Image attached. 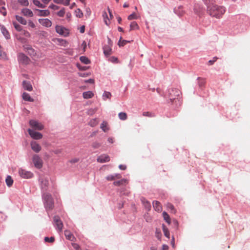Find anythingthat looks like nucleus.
Listing matches in <instances>:
<instances>
[{
    "label": "nucleus",
    "mask_w": 250,
    "mask_h": 250,
    "mask_svg": "<svg viewBox=\"0 0 250 250\" xmlns=\"http://www.w3.org/2000/svg\"><path fill=\"white\" fill-rule=\"evenodd\" d=\"M208 12L212 17L220 19L226 12V9L223 6L211 4L208 6Z\"/></svg>",
    "instance_id": "1"
},
{
    "label": "nucleus",
    "mask_w": 250,
    "mask_h": 250,
    "mask_svg": "<svg viewBox=\"0 0 250 250\" xmlns=\"http://www.w3.org/2000/svg\"><path fill=\"white\" fill-rule=\"evenodd\" d=\"M42 198L46 210H52L54 208V201L52 196L47 193H43Z\"/></svg>",
    "instance_id": "2"
},
{
    "label": "nucleus",
    "mask_w": 250,
    "mask_h": 250,
    "mask_svg": "<svg viewBox=\"0 0 250 250\" xmlns=\"http://www.w3.org/2000/svg\"><path fill=\"white\" fill-rule=\"evenodd\" d=\"M39 181L42 191H46L49 186L48 178L44 175H41Z\"/></svg>",
    "instance_id": "3"
},
{
    "label": "nucleus",
    "mask_w": 250,
    "mask_h": 250,
    "mask_svg": "<svg viewBox=\"0 0 250 250\" xmlns=\"http://www.w3.org/2000/svg\"><path fill=\"white\" fill-rule=\"evenodd\" d=\"M32 161L35 167L41 169L43 166V161L38 155L35 154L32 157Z\"/></svg>",
    "instance_id": "4"
},
{
    "label": "nucleus",
    "mask_w": 250,
    "mask_h": 250,
    "mask_svg": "<svg viewBox=\"0 0 250 250\" xmlns=\"http://www.w3.org/2000/svg\"><path fill=\"white\" fill-rule=\"evenodd\" d=\"M19 174L22 178L29 179L33 177L34 174L32 172L29 171H27L25 169L20 168L19 169Z\"/></svg>",
    "instance_id": "5"
},
{
    "label": "nucleus",
    "mask_w": 250,
    "mask_h": 250,
    "mask_svg": "<svg viewBox=\"0 0 250 250\" xmlns=\"http://www.w3.org/2000/svg\"><path fill=\"white\" fill-rule=\"evenodd\" d=\"M18 59L19 63L22 65H27L30 62V59L23 53H20Z\"/></svg>",
    "instance_id": "6"
},
{
    "label": "nucleus",
    "mask_w": 250,
    "mask_h": 250,
    "mask_svg": "<svg viewBox=\"0 0 250 250\" xmlns=\"http://www.w3.org/2000/svg\"><path fill=\"white\" fill-rule=\"evenodd\" d=\"M29 125L35 130H42L44 128V126L41 123L34 120L29 121Z\"/></svg>",
    "instance_id": "7"
},
{
    "label": "nucleus",
    "mask_w": 250,
    "mask_h": 250,
    "mask_svg": "<svg viewBox=\"0 0 250 250\" xmlns=\"http://www.w3.org/2000/svg\"><path fill=\"white\" fill-rule=\"evenodd\" d=\"M181 93L180 91L177 88H172L169 91V99L171 102H173L174 99L177 97H179Z\"/></svg>",
    "instance_id": "8"
},
{
    "label": "nucleus",
    "mask_w": 250,
    "mask_h": 250,
    "mask_svg": "<svg viewBox=\"0 0 250 250\" xmlns=\"http://www.w3.org/2000/svg\"><path fill=\"white\" fill-rule=\"evenodd\" d=\"M55 29L57 33L61 35L67 36L69 34L68 30L63 26L57 25Z\"/></svg>",
    "instance_id": "9"
},
{
    "label": "nucleus",
    "mask_w": 250,
    "mask_h": 250,
    "mask_svg": "<svg viewBox=\"0 0 250 250\" xmlns=\"http://www.w3.org/2000/svg\"><path fill=\"white\" fill-rule=\"evenodd\" d=\"M54 222L56 229L61 231L63 228V224L58 216L54 217Z\"/></svg>",
    "instance_id": "10"
},
{
    "label": "nucleus",
    "mask_w": 250,
    "mask_h": 250,
    "mask_svg": "<svg viewBox=\"0 0 250 250\" xmlns=\"http://www.w3.org/2000/svg\"><path fill=\"white\" fill-rule=\"evenodd\" d=\"M28 132L30 136L34 139L39 140L42 138V135L40 132H36L31 129H28Z\"/></svg>",
    "instance_id": "11"
},
{
    "label": "nucleus",
    "mask_w": 250,
    "mask_h": 250,
    "mask_svg": "<svg viewBox=\"0 0 250 250\" xmlns=\"http://www.w3.org/2000/svg\"><path fill=\"white\" fill-rule=\"evenodd\" d=\"M39 22L42 25L46 27H51L52 24L51 21L48 19H40Z\"/></svg>",
    "instance_id": "12"
},
{
    "label": "nucleus",
    "mask_w": 250,
    "mask_h": 250,
    "mask_svg": "<svg viewBox=\"0 0 250 250\" xmlns=\"http://www.w3.org/2000/svg\"><path fill=\"white\" fill-rule=\"evenodd\" d=\"M30 146L32 149L36 153H38L41 150V146L35 141H32L30 143Z\"/></svg>",
    "instance_id": "13"
},
{
    "label": "nucleus",
    "mask_w": 250,
    "mask_h": 250,
    "mask_svg": "<svg viewBox=\"0 0 250 250\" xmlns=\"http://www.w3.org/2000/svg\"><path fill=\"white\" fill-rule=\"evenodd\" d=\"M24 50L31 56H34L36 54L34 49L31 46L28 45L24 46Z\"/></svg>",
    "instance_id": "14"
},
{
    "label": "nucleus",
    "mask_w": 250,
    "mask_h": 250,
    "mask_svg": "<svg viewBox=\"0 0 250 250\" xmlns=\"http://www.w3.org/2000/svg\"><path fill=\"white\" fill-rule=\"evenodd\" d=\"M109 156L106 154L102 155L97 158V161L101 163L109 162Z\"/></svg>",
    "instance_id": "15"
},
{
    "label": "nucleus",
    "mask_w": 250,
    "mask_h": 250,
    "mask_svg": "<svg viewBox=\"0 0 250 250\" xmlns=\"http://www.w3.org/2000/svg\"><path fill=\"white\" fill-rule=\"evenodd\" d=\"M21 12L24 16L27 17H32L33 16V12L28 8H23Z\"/></svg>",
    "instance_id": "16"
},
{
    "label": "nucleus",
    "mask_w": 250,
    "mask_h": 250,
    "mask_svg": "<svg viewBox=\"0 0 250 250\" xmlns=\"http://www.w3.org/2000/svg\"><path fill=\"white\" fill-rule=\"evenodd\" d=\"M64 235L67 239L71 241H74L76 240L74 235L69 230L64 231Z\"/></svg>",
    "instance_id": "17"
},
{
    "label": "nucleus",
    "mask_w": 250,
    "mask_h": 250,
    "mask_svg": "<svg viewBox=\"0 0 250 250\" xmlns=\"http://www.w3.org/2000/svg\"><path fill=\"white\" fill-rule=\"evenodd\" d=\"M38 12L37 15L38 16H47L50 15V12L48 10H39L36 9Z\"/></svg>",
    "instance_id": "18"
},
{
    "label": "nucleus",
    "mask_w": 250,
    "mask_h": 250,
    "mask_svg": "<svg viewBox=\"0 0 250 250\" xmlns=\"http://www.w3.org/2000/svg\"><path fill=\"white\" fill-rule=\"evenodd\" d=\"M153 206L154 209L160 212L162 210V206L159 201H155L153 202Z\"/></svg>",
    "instance_id": "19"
},
{
    "label": "nucleus",
    "mask_w": 250,
    "mask_h": 250,
    "mask_svg": "<svg viewBox=\"0 0 250 250\" xmlns=\"http://www.w3.org/2000/svg\"><path fill=\"white\" fill-rule=\"evenodd\" d=\"M22 85L25 90H28L29 91L32 90V86L30 82L24 81L22 82Z\"/></svg>",
    "instance_id": "20"
},
{
    "label": "nucleus",
    "mask_w": 250,
    "mask_h": 250,
    "mask_svg": "<svg viewBox=\"0 0 250 250\" xmlns=\"http://www.w3.org/2000/svg\"><path fill=\"white\" fill-rule=\"evenodd\" d=\"M142 202L146 209L149 211L151 209V204L150 202L144 198L142 199Z\"/></svg>",
    "instance_id": "21"
},
{
    "label": "nucleus",
    "mask_w": 250,
    "mask_h": 250,
    "mask_svg": "<svg viewBox=\"0 0 250 250\" xmlns=\"http://www.w3.org/2000/svg\"><path fill=\"white\" fill-rule=\"evenodd\" d=\"M22 98L24 100L29 102H33L34 101V99L32 98L30 95L26 92H24L22 94Z\"/></svg>",
    "instance_id": "22"
},
{
    "label": "nucleus",
    "mask_w": 250,
    "mask_h": 250,
    "mask_svg": "<svg viewBox=\"0 0 250 250\" xmlns=\"http://www.w3.org/2000/svg\"><path fill=\"white\" fill-rule=\"evenodd\" d=\"M83 95L84 99H89L92 98L94 96V94L92 91H88L83 92Z\"/></svg>",
    "instance_id": "23"
},
{
    "label": "nucleus",
    "mask_w": 250,
    "mask_h": 250,
    "mask_svg": "<svg viewBox=\"0 0 250 250\" xmlns=\"http://www.w3.org/2000/svg\"><path fill=\"white\" fill-rule=\"evenodd\" d=\"M16 19L21 24L26 25L27 24L26 20L23 17L16 15L15 16Z\"/></svg>",
    "instance_id": "24"
},
{
    "label": "nucleus",
    "mask_w": 250,
    "mask_h": 250,
    "mask_svg": "<svg viewBox=\"0 0 250 250\" xmlns=\"http://www.w3.org/2000/svg\"><path fill=\"white\" fill-rule=\"evenodd\" d=\"M1 31L6 39H9L10 38L8 31L3 26L1 27Z\"/></svg>",
    "instance_id": "25"
},
{
    "label": "nucleus",
    "mask_w": 250,
    "mask_h": 250,
    "mask_svg": "<svg viewBox=\"0 0 250 250\" xmlns=\"http://www.w3.org/2000/svg\"><path fill=\"white\" fill-rule=\"evenodd\" d=\"M5 182L8 187H10L12 186L13 184V180L12 179L11 176L8 175L6 177Z\"/></svg>",
    "instance_id": "26"
},
{
    "label": "nucleus",
    "mask_w": 250,
    "mask_h": 250,
    "mask_svg": "<svg viewBox=\"0 0 250 250\" xmlns=\"http://www.w3.org/2000/svg\"><path fill=\"white\" fill-rule=\"evenodd\" d=\"M121 175L119 174H115L114 175H108L106 177V179L108 181H113L115 179H119L121 178Z\"/></svg>",
    "instance_id": "27"
},
{
    "label": "nucleus",
    "mask_w": 250,
    "mask_h": 250,
    "mask_svg": "<svg viewBox=\"0 0 250 250\" xmlns=\"http://www.w3.org/2000/svg\"><path fill=\"white\" fill-rule=\"evenodd\" d=\"M127 183V181L126 179H123L118 181L114 182V185L116 186H119L122 185H125Z\"/></svg>",
    "instance_id": "28"
},
{
    "label": "nucleus",
    "mask_w": 250,
    "mask_h": 250,
    "mask_svg": "<svg viewBox=\"0 0 250 250\" xmlns=\"http://www.w3.org/2000/svg\"><path fill=\"white\" fill-rule=\"evenodd\" d=\"M99 123V120L95 118V119H91L88 125L91 126V127H94L97 125Z\"/></svg>",
    "instance_id": "29"
},
{
    "label": "nucleus",
    "mask_w": 250,
    "mask_h": 250,
    "mask_svg": "<svg viewBox=\"0 0 250 250\" xmlns=\"http://www.w3.org/2000/svg\"><path fill=\"white\" fill-rule=\"evenodd\" d=\"M111 48L108 46H104V53L105 55L108 56L111 54Z\"/></svg>",
    "instance_id": "30"
},
{
    "label": "nucleus",
    "mask_w": 250,
    "mask_h": 250,
    "mask_svg": "<svg viewBox=\"0 0 250 250\" xmlns=\"http://www.w3.org/2000/svg\"><path fill=\"white\" fill-rule=\"evenodd\" d=\"M139 27L136 21H132L130 24V30L139 29Z\"/></svg>",
    "instance_id": "31"
},
{
    "label": "nucleus",
    "mask_w": 250,
    "mask_h": 250,
    "mask_svg": "<svg viewBox=\"0 0 250 250\" xmlns=\"http://www.w3.org/2000/svg\"><path fill=\"white\" fill-rule=\"evenodd\" d=\"M162 227H163V230L164 235L167 238H170V233H169L168 229L164 225H163Z\"/></svg>",
    "instance_id": "32"
},
{
    "label": "nucleus",
    "mask_w": 250,
    "mask_h": 250,
    "mask_svg": "<svg viewBox=\"0 0 250 250\" xmlns=\"http://www.w3.org/2000/svg\"><path fill=\"white\" fill-rule=\"evenodd\" d=\"M163 216L164 220L168 224H170L171 221L169 215L165 211L163 212Z\"/></svg>",
    "instance_id": "33"
},
{
    "label": "nucleus",
    "mask_w": 250,
    "mask_h": 250,
    "mask_svg": "<svg viewBox=\"0 0 250 250\" xmlns=\"http://www.w3.org/2000/svg\"><path fill=\"white\" fill-rule=\"evenodd\" d=\"M122 38L121 37L120 40L118 42V44L119 46H124L127 43L129 42L130 41L123 40H122Z\"/></svg>",
    "instance_id": "34"
},
{
    "label": "nucleus",
    "mask_w": 250,
    "mask_h": 250,
    "mask_svg": "<svg viewBox=\"0 0 250 250\" xmlns=\"http://www.w3.org/2000/svg\"><path fill=\"white\" fill-rule=\"evenodd\" d=\"M118 116L119 119L121 120H125L127 118L126 113L123 112L119 113Z\"/></svg>",
    "instance_id": "35"
},
{
    "label": "nucleus",
    "mask_w": 250,
    "mask_h": 250,
    "mask_svg": "<svg viewBox=\"0 0 250 250\" xmlns=\"http://www.w3.org/2000/svg\"><path fill=\"white\" fill-rule=\"evenodd\" d=\"M101 128L104 132H106L109 129V128L107 127V124L105 122H103L101 124Z\"/></svg>",
    "instance_id": "36"
},
{
    "label": "nucleus",
    "mask_w": 250,
    "mask_h": 250,
    "mask_svg": "<svg viewBox=\"0 0 250 250\" xmlns=\"http://www.w3.org/2000/svg\"><path fill=\"white\" fill-rule=\"evenodd\" d=\"M166 206H167V208L169 209L172 213H176V210H175L174 207L173 206V205L168 203L167 204Z\"/></svg>",
    "instance_id": "37"
},
{
    "label": "nucleus",
    "mask_w": 250,
    "mask_h": 250,
    "mask_svg": "<svg viewBox=\"0 0 250 250\" xmlns=\"http://www.w3.org/2000/svg\"><path fill=\"white\" fill-rule=\"evenodd\" d=\"M75 15L78 18H81L83 17V13L81 11V10L79 8H78L75 10Z\"/></svg>",
    "instance_id": "38"
},
{
    "label": "nucleus",
    "mask_w": 250,
    "mask_h": 250,
    "mask_svg": "<svg viewBox=\"0 0 250 250\" xmlns=\"http://www.w3.org/2000/svg\"><path fill=\"white\" fill-rule=\"evenodd\" d=\"M80 61L81 62L84 64H89L90 63V60L85 56H82L80 57Z\"/></svg>",
    "instance_id": "39"
},
{
    "label": "nucleus",
    "mask_w": 250,
    "mask_h": 250,
    "mask_svg": "<svg viewBox=\"0 0 250 250\" xmlns=\"http://www.w3.org/2000/svg\"><path fill=\"white\" fill-rule=\"evenodd\" d=\"M111 97V94L109 92L105 91L103 95V98L104 100H106V99H110Z\"/></svg>",
    "instance_id": "40"
},
{
    "label": "nucleus",
    "mask_w": 250,
    "mask_h": 250,
    "mask_svg": "<svg viewBox=\"0 0 250 250\" xmlns=\"http://www.w3.org/2000/svg\"><path fill=\"white\" fill-rule=\"evenodd\" d=\"M33 3L35 5L37 6L38 7H39L40 8H44L45 7V6L44 5L42 4L40 2V1H39L38 0H34Z\"/></svg>",
    "instance_id": "41"
},
{
    "label": "nucleus",
    "mask_w": 250,
    "mask_h": 250,
    "mask_svg": "<svg viewBox=\"0 0 250 250\" xmlns=\"http://www.w3.org/2000/svg\"><path fill=\"white\" fill-rule=\"evenodd\" d=\"M143 115L145 117H154L155 116V114L151 112L146 111L143 113Z\"/></svg>",
    "instance_id": "42"
},
{
    "label": "nucleus",
    "mask_w": 250,
    "mask_h": 250,
    "mask_svg": "<svg viewBox=\"0 0 250 250\" xmlns=\"http://www.w3.org/2000/svg\"><path fill=\"white\" fill-rule=\"evenodd\" d=\"M19 3L24 6H27L29 5V2L28 0H18Z\"/></svg>",
    "instance_id": "43"
},
{
    "label": "nucleus",
    "mask_w": 250,
    "mask_h": 250,
    "mask_svg": "<svg viewBox=\"0 0 250 250\" xmlns=\"http://www.w3.org/2000/svg\"><path fill=\"white\" fill-rule=\"evenodd\" d=\"M13 24L14 25V26L15 28L18 31H22V27L21 26L16 23V22H13Z\"/></svg>",
    "instance_id": "44"
},
{
    "label": "nucleus",
    "mask_w": 250,
    "mask_h": 250,
    "mask_svg": "<svg viewBox=\"0 0 250 250\" xmlns=\"http://www.w3.org/2000/svg\"><path fill=\"white\" fill-rule=\"evenodd\" d=\"M65 13V11L64 8H62L61 10H60L58 12H57V15L60 17H63Z\"/></svg>",
    "instance_id": "45"
},
{
    "label": "nucleus",
    "mask_w": 250,
    "mask_h": 250,
    "mask_svg": "<svg viewBox=\"0 0 250 250\" xmlns=\"http://www.w3.org/2000/svg\"><path fill=\"white\" fill-rule=\"evenodd\" d=\"M137 18L138 17L135 13H133L132 14L129 15L127 17V19L130 21L134 19H137Z\"/></svg>",
    "instance_id": "46"
},
{
    "label": "nucleus",
    "mask_w": 250,
    "mask_h": 250,
    "mask_svg": "<svg viewBox=\"0 0 250 250\" xmlns=\"http://www.w3.org/2000/svg\"><path fill=\"white\" fill-rule=\"evenodd\" d=\"M92 146L94 149L98 148L101 146V144L98 142H95L92 143Z\"/></svg>",
    "instance_id": "47"
},
{
    "label": "nucleus",
    "mask_w": 250,
    "mask_h": 250,
    "mask_svg": "<svg viewBox=\"0 0 250 250\" xmlns=\"http://www.w3.org/2000/svg\"><path fill=\"white\" fill-rule=\"evenodd\" d=\"M44 241L45 242L53 243L55 241L54 237H51L50 238L46 237L44 238Z\"/></svg>",
    "instance_id": "48"
},
{
    "label": "nucleus",
    "mask_w": 250,
    "mask_h": 250,
    "mask_svg": "<svg viewBox=\"0 0 250 250\" xmlns=\"http://www.w3.org/2000/svg\"><path fill=\"white\" fill-rule=\"evenodd\" d=\"M97 110V108H95L94 109H90L88 110L87 113L88 115H92L94 114Z\"/></svg>",
    "instance_id": "49"
},
{
    "label": "nucleus",
    "mask_w": 250,
    "mask_h": 250,
    "mask_svg": "<svg viewBox=\"0 0 250 250\" xmlns=\"http://www.w3.org/2000/svg\"><path fill=\"white\" fill-rule=\"evenodd\" d=\"M71 245L73 248L76 250H81V248L78 244L72 243Z\"/></svg>",
    "instance_id": "50"
},
{
    "label": "nucleus",
    "mask_w": 250,
    "mask_h": 250,
    "mask_svg": "<svg viewBox=\"0 0 250 250\" xmlns=\"http://www.w3.org/2000/svg\"><path fill=\"white\" fill-rule=\"evenodd\" d=\"M0 12L4 16H5L6 15L7 12L6 9L4 7H2L0 9Z\"/></svg>",
    "instance_id": "51"
},
{
    "label": "nucleus",
    "mask_w": 250,
    "mask_h": 250,
    "mask_svg": "<svg viewBox=\"0 0 250 250\" xmlns=\"http://www.w3.org/2000/svg\"><path fill=\"white\" fill-rule=\"evenodd\" d=\"M218 59V58L217 57H214L213 58V60H209L208 62V65H212L214 62H215Z\"/></svg>",
    "instance_id": "52"
},
{
    "label": "nucleus",
    "mask_w": 250,
    "mask_h": 250,
    "mask_svg": "<svg viewBox=\"0 0 250 250\" xmlns=\"http://www.w3.org/2000/svg\"><path fill=\"white\" fill-rule=\"evenodd\" d=\"M21 32H22V34L24 36H25L26 37H30V34L27 31L22 30V31H21Z\"/></svg>",
    "instance_id": "53"
},
{
    "label": "nucleus",
    "mask_w": 250,
    "mask_h": 250,
    "mask_svg": "<svg viewBox=\"0 0 250 250\" xmlns=\"http://www.w3.org/2000/svg\"><path fill=\"white\" fill-rule=\"evenodd\" d=\"M79 161V159L77 158H73L69 161V162L72 164L78 163Z\"/></svg>",
    "instance_id": "54"
},
{
    "label": "nucleus",
    "mask_w": 250,
    "mask_h": 250,
    "mask_svg": "<svg viewBox=\"0 0 250 250\" xmlns=\"http://www.w3.org/2000/svg\"><path fill=\"white\" fill-rule=\"evenodd\" d=\"M6 54L4 52H2L1 50V46L0 45V58H4L5 57Z\"/></svg>",
    "instance_id": "55"
},
{
    "label": "nucleus",
    "mask_w": 250,
    "mask_h": 250,
    "mask_svg": "<svg viewBox=\"0 0 250 250\" xmlns=\"http://www.w3.org/2000/svg\"><path fill=\"white\" fill-rule=\"evenodd\" d=\"M57 41L61 45H64L66 43V41L62 39H58Z\"/></svg>",
    "instance_id": "56"
},
{
    "label": "nucleus",
    "mask_w": 250,
    "mask_h": 250,
    "mask_svg": "<svg viewBox=\"0 0 250 250\" xmlns=\"http://www.w3.org/2000/svg\"><path fill=\"white\" fill-rule=\"evenodd\" d=\"M28 23L29 26L31 27V28H33L35 27V26H36L35 24L34 23V22L32 21L29 20L28 21Z\"/></svg>",
    "instance_id": "57"
},
{
    "label": "nucleus",
    "mask_w": 250,
    "mask_h": 250,
    "mask_svg": "<svg viewBox=\"0 0 250 250\" xmlns=\"http://www.w3.org/2000/svg\"><path fill=\"white\" fill-rule=\"evenodd\" d=\"M50 8L53 9L54 10H58L59 9V6L54 5V4H51L49 7Z\"/></svg>",
    "instance_id": "58"
},
{
    "label": "nucleus",
    "mask_w": 250,
    "mask_h": 250,
    "mask_svg": "<svg viewBox=\"0 0 250 250\" xmlns=\"http://www.w3.org/2000/svg\"><path fill=\"white\" fill-rule=\"evenodd\" d=\"M109 60L112 62H117L118 59L115 57H111L109 58Z\"/></svg>",
    "instance_id": "59"
},
{
    "label": "nucleus",
    "mask_w": 250,
    "mask_h": 250,
    "mask_svg": "<svg viewBox=\"0 0 250 250\" xmlns=\"http://www.w3.org/2000/svg\"><path fill=\"white\" fill-rule=\"evenodd\" d=\"M70 0H62V4L64 5H68Z\"/></svg>",
    "instance_id": "60"
},
{
    "label": "nucleus",
    "mask_w": 250,
    "mask_h": 250,
    "mask_svg": "<svg viewBox=\"0 0 250 250\" xmlns=\"http://www.w3.org/2000/svg\"><path fill=\"white\" fill-rule=\"evenodd\" d=\"M66 19H68L69 21L70 20L71 18V14L70 12H68L66 13Z\"/></svg>",
    "instance_id": "61"
},
{
    "label": "nucleus",
    "mask_w": 250,
    "mask_h": 250,
    "mask_svg": "<svg viewBox=\"0 0 250 250\" xmlns=\"http://www.w3.org/2000/svg\"><path fill=\"white\" fill-rule=\"evenodd\" d=\"M119 167L120 169L121 170H125L126 169V166L125 165H120L119 166Z\"/></svg>",
    "instance_id": "62"
},
{
    "label": "nucleus",
    "mask_w": 250,
    "mask_h": 250,
    "mask_svg": "<svg viewBox=\"0 0 250 250\" xmlns=\"http://www.w3.org/2000/svg\"><path fill=\"white\" fill-rule=\"evenodd\" d=\"M54 153L56 154H59L62 153V150L61 149H56L54 150Z\"/></svg>",
    "instance_id": "63"
},
{
    "label": "nucleus",
    "mask_w": 250,
    "mask_h": 250,
    "mask_svg": "<svg viewBox=\"0 0 250 250\" xmlns=\"http://www.w3.org/2000/svg\"><path fill=\"white\" fill-rule=\"evenodd\" d=\"M168 247L166 245H163L162 250H168Z\"/></svg>",
    "instance_id": "64"
}]
</instances>
